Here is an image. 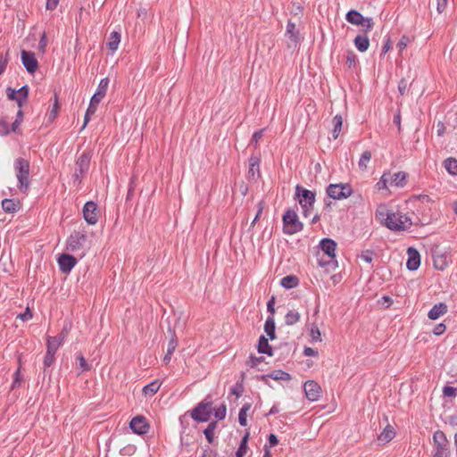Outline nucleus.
I'll return each mask as SVG.
<instances>
[{
    "instance_id": "f257e3e1",
    "label": "nucleus",
    "mask_w": 457,
    "mask_h": 457,
    "mask_svg": "<svg viewBox=\"0 0 457 457\" xmlns=\"http://www.w3.org/2000/svg\"><path fill=\"white\" fill-rule=\"evenodd\" d=\"M376 218L386 228L394 231L406 230L412 225L410 216L399 211H390L386 204H381L377 208Z\"/></svg>"
},
{
    "instance_id": "f03ea898",
    "label": "nucleus",
    "mask_w": 457,
    "mask_h": 457,
    "mask_svg": "<svg viewBox=\"0 0 457 457\" xmlns=\"http://www.w3.org/2000/svg\"><path fill=\"white\" fill-rule=\"evenodd\" d=\"M15 176L19 182V189L26 193L29 187V162L23 158H18L14 162Z\"/></svg>"
},
{
    "instance_id": "7ed1b4c3",
    "label": "nucleus",
    "mask_w": 457,
    "mask_h": 457,
    "mask_svg": "<svg viewBox=\"0 0 457 457\" xmlns=\"http://www.w3.org/2000/svg\"><path fill=\"white\" fill-rule=\"evenodd\" d=\"M345 19L349 23L361 27L362 33L371 31L374 27V21L371 18L363 17L361 12L355 10L349 11L345 15Z\"/></svg>"
},
{
    "instance_id": "20e7f679",
    "label": "nucleus",
    "mask_w": 457,
    "mask_h": 457,
    "mask_svg": "<svg viewBox=\"0 0 457 457\" xmlns=\"http://www.w3.org/2000/svg\"><path fill=\"white\" fill-rule=\"evenodd\" d=\"M296 196L299 198V204L303 208V215L308 217L312 210L315 202V193L300 186L295 187Z\"/></svg>"
},
{
    "instance_id": "39448f33",
    "label": "nucleus",
    "mask_w": 457,
    "mask_h": 457,
    "mask_svg": "<svg viewBox=\"0 0 457 457\" xmlns=\"http://www.w3.org/2000/svg\"><path fill=\"white\" fill-rule=\"evenodd\" d=\"M303 224L295 211L287 210L283 215V231L285 234L293 235L301 231Z\"/></svg>"
},
{
    "instance_id": "423d86ee",
    "label": "nucleus",
    "mask_w": 457,
    "mask_h": 457,
    "mask_svg": "<svg viewBox=\"0 0 457 457\" xmlns=\"http://www.w3.org/2000/svg\"><path fill=\"white\" fill-rule=\"evenodd\" d=\"M87 242V237L85 233L74 232L67 240V250L72 253L81 251V256H84Z\"/></svg>"
},
{
    "instance_id": "0eeeda50",
    "label": "nucleus",
    "mask_w": 457,
    "mask_h": 457,
    "mask_svg": "<svg viewBox=\"0 0 457 457\" xmlns=\"http://www.w3.org/2000/svg\"><path fill=\"white\" fill-rule=\"evenodd\" d=\"M327 194L335 200L346 199L353 194V188L347 183L330 184L327 188Z\"/></svg>"
},
{
    "instance_id": "6e6552de",
    "label": "nucleus",
    "mask_w": 457,
    "mask_h": 457,
    "mask_svg": "<svg viewBox=\"0 0 457 457\" xmlns=\"http://www.w3.org/2000/svg\"><path fill=\"white\" fill-rule=\"evenodd\" d=\"M212 402H201L195 407L191 412V417L197 421H207L212 413Z\"/></svg>"
},
{
    "instance_id": "1a4fd4ad",
    "label": "nucleus",
    "mask_w": 457,
    "mask_h": 457,
    "mask_svg": "<svg viewBox=\"0 0 457 457\" xmlns=\"http://www.w3.org/2000/svg\"><path fill=\"white\" fill-rule=\"evenodd\" d=\"M305 397L311 402H316L321 395L320 386L314 380H307L303 384Z\"/></svg>"
},
{
    "instance_id": "9d476101",
    "label": "nucleus",
    "mask_w": 457,
    "mask_h": 457,
    "mask_svg": "<svg viewBox=\"0 0 457 457\" xmlns=\"http://www.w3.org/2000/svg\"><path fill=\"white\" fill-rule=\"evenodd\" d=\"M6 93L10 100L16 101L18 106L22 107L28 99L29 87L27 86H23L19 90L8 87Z\"/></svg>"
},
{
    "instance_id": "9b49d317",
    "label": "nucleus",
    "mask_w": 457,
    "mask_h": 457,
    "mask_svg": "<svg viewBox=\"0 0 457 457\" xmlns=\"http://www.w3.org/2000/svg\"><path fill=\"white\" fill-rule=\"evenodd\" d=\"M83 217L89 225H96L98 221V210L96 203L87 202L83 207Z\"/></svg>"
},
{
    "instance_id": "f8f14e48",
    "label": "nucleus",
    "mask_w": 457,
    "mask_h": 457,
    "mask_svg": "<svg viewBox=\"0 0 457 457\" xmlns=\"http://www.w3.org/2000/svg\"><path fill=\"white\" fill-rule=\"evenodd\" d=\"M391 187H403L407 183V173L404 171H386Z\"/></svg>"
},
{
    "instance_id": "ddd939ff",
    "label": "nucleus",
    "mask_w": 457,
    "mask_h": 457,
    "mask_svg": "<svg viewBox=\"0 0 457 457\" xmlns=\"http://www.w3.org/2000/svg\"><path fill=\"white\" fill-rule=\"evenodd\" d=\"M21 61L26 70L29 73H34L37 68L38 63L37 59L35 58V54L33 53L22 50L21 51Z\"/></svg>"
},
{
    "instance_id": "4468645a",
    "label": "nucleus",
    "mask_w": 457,
    "mask_h": 457,
    "mask_svg": "<svg viewBox=\"0 0 457 457\" xmlns=\"http://www.w3.org/2000/svg\"><path fill=\"white\" fill-rule=\"evenodd\" d=\"M130 428L138 435H144L147 433L149 426L146 419L143 416H137L130 421Z\"/></svg>"
},
{
    "instance_id": "2eb2a0df",
    "label": "nucleus",
    "mask_w": 457,
    "mask_h": 457,
    "mask_svg": "<svg viewBox=\"0 0 457 457\" xmlns=\"http://www.w3.org/2000/svg\"><path fill=\"white\" fill-rule=\"evenodd\" d=\"M77 259L72 255L62 253L58 258V264L60 266V270L63 273H70L72 268L76 265Z\"/></svg>"
},
{
    "instance_id": "dca6fc26",
    "label": "nucleus",
    "mask_w": 457,
    "mask_h": 457,
    "mask_svg": "<svg viewBox=\"0 0 457 457\" xmlns=\"http://www.w3.org/2000/svg\"><path fill=\"white\" fill-rule=\"evenodd\" d=\"M407 253H408V260L406 262L407 268L410 270H416L420 265V255L419 252L416 249L410 247V248H408Z\"/></svg>"
},
{
    "instance_id": "f3484780",
    "label": "nucleus",
    "mask_w": 457,
    "mask_h": 457,
    "mask_svg": "<svg viewBox=\"0 0 457 457\" xmlns=\"http://www.w3.org/2000/svg\"><path fill=\"white\" fill-rule=\"evenodd\" d=\"M434 266L436 270H444L450 263V258L446 253L436 252L433 255Z\"/></svg>"
},
{
    "instance_id": "a211bd4d",
    "label": "nucleus",
    "mask_w": 457,
    "mask_h": 457,
    "mask_svg": "<svg viewBox=\"0 0 457 457\" xmlns=\"http://www.w3.org/2000/svg\"><path fill=\"white\" fill-rule=\"evenodd\" d=\"M103 99L96 96H93L91 100H90V104H89V106L86 112V114H85V118H84V124H83V127L82 129H84L87 122L89 121L90 118L92 115L95 114V112H96L97 110V105L98 104L102 101Z\"/></svg>"
},
{
    "instance_id": "6ab92c4d",
    "label": "nucleus",
    "mask_w": 457,
    "mask_h": 457,
    "mask_svg": "<svg viewBox=\"0 0 457 457\" xmlns=\"http://www.w3.org/2000/svg\"><path fill=\"white\" fill-rule=\"evenodd\" d=\"M90 157L87 154L83 153L76 162V176H79L78 171L80 174L86 172L89 168Z\"/></svg>"
},
{
    "instance_id": "aec40b11",
    "label": "nucleus",
    "mask_w": 457,
    "mask_h": 457,
    "mask_svg": "<svg viewBox=\"0 0 457 457\" xmlns=\"http://www.w3.org/2000/svg\"><path fill=\"white\" fill-rule=\"evenodd\" d=\"M321 250L330 258L336 257L337 244L328 238L323 239L320 242Z\"/></svg>"
},
{
    "instance_id": "412c9836",
    "label": "nucleus",
    "mask_w": 457,
    "mask_h": 457,
    "mask_svg": "<svg viewBox=\"0 0 457 457\" xmlns=\"http://www.w3.org/2000/svg\"><path fill=\"white\" fill-rule=\"evenodd\" d=\"M355 47L360 52H365L368 50L370 46L369 37L366 36V33L357 35L353 40Z\"/></svg>"
},
{
    "instance_id": "4be33fe9",
    "label": "nucleus",
    "mask_w": 457,
    "mask_h": 457,
    "mask_svg": "<svg viewBox=\"0 0 457 457\" xmlns=\"http://www.w3.org/2000/svg\"><path fill=\"white\" fill-rule=\"evenodd\" d=\"M395 436V431L394 428L387 425L384 430L378 435V440L382 444L386 445L389 443Z\"/></svg>"
},
{
    "instance_id": "5701e85b",
    "label": "nucleus",
    "mask_w": 457,
    "mask_h": 457,
    "mask_svg": "<svg viewBox=\"0 0 457 457\" xmlns=\"http://www.w3.org/2000/svg\"><path fill=\"white\" fill-rule=\"evenodd\" d=\"M447 312V306L440 303L433 306V308L428 312V318L430 320H437L442 315H444Z\"/></svg>"
},
{
    "instance_id": "b1692460",
    "label": "nucleus",
    "mask_w": 457,
    "mask_h": 457,
    "mask_svg": "<svg viewBox=\"0 0 457 457\" xmlns=\"http://www.w3.org/2000/svg\"><path fill=\"white\" fill-rule=\"evenodd\" d=\"M161 385L162 382H160L158 379H155L149 383L148 385L145 386L142 389V393L146 397H152L158 392V390L161 387Z\"/></svg>"
},
{
    "instance_id": "393cba45",
    "label": "nucleus",
    "mask_w": 457,
    "mask_h": 457,
    "mask_svg": "<svg viewBox=\"0 0 457 457\" xmlns=\"http://www.w3.org/2000/svg\"><path fill=\"white\" fill-rule=\"evenodd\" d=\"M270 378H272L273 380H286V381H289L291 380V375L286 371H283V370H274L265 376L262 377V380L263 381H266V379Z\"/></svg>"
},
{
    "instance_id": "a878e982",
    "label": "nucleus",
    "mask_w": 457,
    "mask_h": 457,
    "mask_svg": "<svg viewBox=\"0 0 457 457\" xmlns=\"http://www.w3.org/2000/svg\"><path fill=\"white\" fill-rule=\"evenodd\" d=\"M2 208L7 213H13L20 208V202L15 199H4L2 201Z\"/></svg>"
},
{
    "instance_id": "bb28decb",
    "label": "nucleus",
    "mask_w": 457,
    "mask_h": 457,
    "mask_svg": "<svg viewBox=\"0 0 457 457\" xmlns=\"http://www.w3.org/2000/svg\"><path fill=\"white\" fill-rule=\"evenodd\" d=\"M52 100H53L52 109L46 114L47 121L49 123H52L56 119L59 110H60L59 99H58L57 94H54Z\"/></svg>"
},
{
    "instance_id": "cd10ccee",
    "label": "nucleus",
    "mask_w": 457,
    "mask_h": 457,
    "mask_svg": "<svg viewBox=\"0 0 457 457\" xmlns=\"http://www.w3.org/2000/svg\"><path fill=\"white\" fill-rule=\"evenodd\" d=\"M120 42V34L117 31H112L110 34L109 39H108V48L112 52H116L118 50L119 45Z\"/></svg>"
},
{
    "instance_id": "c85d7f7f",
    "label": "nucleus",
    "mask_w": 457,
    "mask_h": 457,
    "mask_svg": "<svg viewBox=\"0 0 457 457\" xmlns=\"http://www.w3.org/2000/svg\"><path fill=\"white\" fill-rule=\"evenodd\" d=\"M371 157H372L371 152L369 150H366L361 154L360 160L358 162V167H359L360 170H361V171L367 170L368 165L371 160Z\"/></svg>"
},
{
    "instance_id": "c756f323",
    "label": "nucleus",
    "mask_w": 457,
    "mask_h": 457,
    "mask_svg": "<svg viewBox=\"0 0 457 457\" xmlns=\"http://www.w3.org/2000/svg\"><path fill=\"white\" fill-rule=\"evenodd\" d=\"M62 345V339H57L55 337H48L46 340V351L55 353Z\"/></svg>"
},
{
    "instance_id": "7c9ffc66",
    "label": "nucleus",
    "mask_w": 457,
    "mask_h": 457,
    "mask_svg": "<svg viewBox=\"0 0 457 457\" xmlns=\"http://www.w3.org/2000/svg\"><path fill=\"white\" fill-rule=\"evenodd\" d=\"M286 35L289 37L291 42L295 45L298 42V31L296 30L295 24L291 22L290 21L287 25Z\"/></svg>"
},
{
    "instance_id": "2f4dec72",
    "label": "nucleus",
    "mask_w": 457,
    "mask_h": 457,
    "mask_svg": "<svg viewBox=\"0 0 457 457\" xmlns=\"http://www.w3.org/2000/svg\"><path fill=\"white\" fill-rule=\"evenodd\" d=\"M333 130H332V136L334 139H337L341 132L342 126H343V118L341 115H336L333 120Z\"/></svg>"
},
{
    "instance_id": "473e14b6",
    "label": "nucleus",
    "mask_w": 457,
    "mask_h": 457,
    "mask_svg": "<svg viewBox=\"0 0 457 457\" xmlns=\"http://www.w3.org/2000/svg\"><path fill=\"white\" fill-rule=\"evenodd\" d=\"M280 284L283 287L290 289V288L296 287L299 284V280L295 276L290 275V276L284 277L281 279Z\"/></svg>"
},
{
    "instance_id": "72a5a7b5",
    "label": "nucleus",
    "mask_w": 457,
    "mask_h": 457,
    "mask_svg": "<svg viewBox=\"0 0 457 457\" xmlns=\"http://www.w3.org/2000/svg\"><path fill=\"white\" fill-rule=\"evenodd\" d=\"M258 351L268 355H272V349L264 336H262L259 339Z\"/></svg>"
},
{
    "instance_id": "f704fd0d",
    "label": "nucleus",
    "mask_w": 457,
    "mask_h": 457,
    "mask_svg": "<svg viewBox=\"0 0 457 457\" xmlns=\"http://www.w3.org/2000/svg\"><path fill=\"white\" fill-rule=\"evenodd\" d=\"M108 85L109 79L107 78L102 79L94 96L103 99L106 94Z\"/></svg>"
},
{
    "instance_id": "c9c22d12",
    "label": "nucleus",
    "mask_w": 457,
    "mask_h": 457,
    "mask_svg": "<svg viewBox=\"0 0 457 457\" xmlns=\"http://www.w3.org/2000/svg\"><path fill=\"white\" fill-rule=\"evenodd\" d=\"M300 320V314L295 310H290L285 316V322L287 325H294Z\"/></svg>"
},
{
    "instance_id": "e433bc0d",
    "label": "nucleus",
    "mask_w": 457,
    "mask_h": 457,
    "mask_svg": "<svg viewBox=\"0 0 457 457\" xmlns=\"http://www.w3.org/2000/svg\"><path fill=\"white\" fill-rule=\"evenodd\" d=\"M23 121V112L21 107H19V110L17 112L16 119L12 123V130L14 133H21L20 126Z\"/></svg>"
},
{
    "instance_id": "4c0bfd02",
    "label": "nucleus",
    "mask_w": 457,
    "mask_h": 457,
    "mask_svg": "<svg viewBox=\"0 0 457 457\" xmlns=\"http://www.w3.org/2000/svg\"><path fill=\"white\" fill-rule=\"evenodd\" d=\"M445 170L451 175H457V160L454 158H448L444 162Z\"/></svg>"
},
{
    "instance_id": "58836bf2",
    "label": "nucleus",
    "mask_w": 457,
    "mask_h": 457,
    "mask_svg": "<svg viewBox=\"0 0 457 457\" xmlns=\"http://www.w3.org/2000/svg\"><path fill=\"white\" fill-rule=\"evenodd\" d=\"M250 409H251V404L246 403L241 408V410L239 411L238 421H239L240 425L243 427H245L247 425V412L249 411Z\"/></svg>"
},
{
    "instance_id": "ea45409f",
    "label": "nucleus",
    "mask_w": 457,
    "mask_h": 457,
    "mask_svg": "<svg viewBox=\"0 0 457 457\" xmlns=\"http://www.w3.org/2000/svg\"><path fill=\"white\" fill-rule=\"evenodd\" d=\"M265 332L270 339L275 338V322L272 318H268L264 326Z\"/></svg>"
},
{
    "instance_id": "a19ab883",
    "label": "nucleus",
    "mask_w": 457,
    "mask_h": 457,
    "mask_svg": "<svg viewBox=\"0 0 457 457\" xmlns=\"http://www.w3.org/2000/svg\"><path fill=\"white\" fill-rule=\"evenodd\" d=\"M387 174H386V171L384 172L382 174V176L380 177L379 180L376 183V188L378 190V191H381V190H388V188L390 187V185H389V180H388V178H387Z\"/></svg>"
},
{
    "instance_id": "79ce46f5",
    "label": "nucleus",
    "mask_w": 457,
    "mask_h": 457,
    "mask_svg": "<svg viewBox=\"0 0 457 457\" xmlns=\"http://www.w3.org/2000/svg\"><path fill=\"white\" fill-rule=\"evenodd\" d=\"M12 130V124L10 125L6 117H2L0 119V136H7L9 135Z\"/></svg>"
},
{
    "instance_id": "37998d69",
    "label": "nucleus",
    "mask_w": 457,
    "mask_h": 457,
    "mask_svg": "<svg viewBox=\"0 0 457 457\" xmlns=\"http://www.w3.org/2000/svg\"><path fill=\"white\" fill-rule=\"evenodd\" d=\"M217 428V422H211L204 430V436L209 443H212L214 439V431Z\"/></svg>"
},
{
    "instance_id": "c03bdc74",
    "label": "nucleus",
    "mask_w": 457,
    "mask_h": 457,
    "mask_svg": "<svg viewBox=\"0 0 457 457\" xmlns=\"http://www.w3.org/2000/svg\"><path fill=\"white\" fill-rule=\"evenodd\" d=\"M21 363V361H19ZM23 382V377L21 372V365L13 374V381L11 386V389L13 390L16 387H20Z\"/></svg>"
},
{
    "instance_id": "a18cd8bd",
    "label": "nucleus",
    "mask_w": 457,
    "mask_h": 457,
    "mask_svg": "<svg viewBox=\"0 0 457 457\" xmlns=\"http://www.w3.org/2000/svg\"><path fill=\"white\" fill-rule=\"evenodd\" d=\"M177 347V343L175 340H170L169 345H168V349H167V353L163 358V362L167 365L170 360H171V355L173 354L175 349Z\"/></svg>"
},
{
    "instance_id": "49530a36",
    "label": "nucleus",
    "mask_w": 457,
    "mask_h": 457,
    "mask_svg": "<svg viewBox=\"0 0 457 457\" xmlns=\"http://www.w3.org/2000/svg\"><path fill=\"white\" fill-rule=\"evenodd\" d=\"M433 440L435 442V444L437 445V447L439 448H443L442 445L445 444V442L446 441V437H445V435L443 431L441 430H436L435 433H434V436H433Z\"/></svg>"
},
{
    "instance_id": "de8ad7c7",
    "label": "nucleus",
    "mask_w": 457,
    "mask_h": 457,
    "mask_svg": "<svg viewBox=\"0 0 457 457\" xmlns=\"http://www.w3.org/2000/svg\"><path fill=\"white\" fill-rule=\"evenodd\" d=\"M248 436L249 435L246 434L244 438L242 439V442L240 444V446L239 448L237 449V453H236V456L237 457H244L246 453V450H247V440H248Z\"/></svg>"
},
{
    "instance_id": "09e8293b",
    "label": "nucleus",
    "mask_w": 457,
    "mask_h": 457,
    "mask_svg": "<svg viewBox=\"0 0 457 457\" xmlns=\"http://www.w3.org/2000/svg\"><path fill=\"white\" fill-rule=\"evenodd\" d=\"M310 336L313 341L320 342L321 341V333L320 328L316 325H312L310 329Z\"/></svg>"
},
{
    "instance_id": "8fccbe9b",
    "label": "nucleus",
    "mask_w": 457,
    "mask_h": 457,
    "mask_svg": "<svg viewBox=\"0 0 457 457\" xmlns=\"http://www.w3.org/2000/svg\"><path fill=\"white\" fill-rule=\"evenodd\" d=\"M226 413H227V407L225 404H221L220 407H218L215 410L214 415H215V418L221 420L225 419Z\"/></svg>"
},
{
    "instance_id": "3c124183",
    "label": "nucleus",
    "mask_w": 457,
    "mask_h": 457,
    "mask_svg": "<svg viewBox=\"0 0 457 457\" xmlns=\"http://www.w3.org/2000/svg\"><path fill=\"white\" fill-rule=\"evenodd\" d=\"M410 41L411 40H410L409 37H407L405 35H403L400 38V40L398 41L397 46H396L400 53H402L406 48V46H408Z\"/></svg>"
},
{
    "instance_id": "603ef678",
    "label": "nucleus",
    "mask_w": 457,
    "mask_h": 457,
    "mask_svg": "<svg viewBox=\"0 0 457 457\" xmlns=\"http://www.w3.org/2000/svg\"><path fill=\"white\" fill-rule=\"evenodd\" d=\"M263 131H264V129H260V130L254 132L252 137L251 145H253L255 148L258 146L259 141L263 137Z\"/></svg>"
},
{
    "instance_id": "864d4df0",
    "label": "nucleus",
    "mask_w": 457,
    "mask_h": 457,
    "mask_svg": "<svg viewBox=\"0 0 457 457\" xmlns=\"http://www.w3.org/2000/svg\"><path fill=\"white\" fill-rule=\"evenodd\" d=\"M9 62V54L6 53L4 55L0 54V76L5 71Z\"/></svg>"
},
{
    "instance_id": "5fc2aeb1",
    "label": "nucleus",
    "mask_w": 457,
    "mask_h": 457,
    "mask_svg": "<svg viewBox=\"0 0 457 457\" xmlns=\"http://www.w3.org/2000/svg\"><path fill=\"white\" fill-rule=\"evenodd\" d=\"M359 257L362 262L370 263L373 260V253L370 250H366L363 251Z\"/></svg>"
},
{
    "instance_id": "6e6d98bb",
    "label": "nucleus",
    "mask_w": 457,
    "mask_h": 457,
    "mask_svg": "<svg viewBox=\"0 0 457 457\" xmlns=\"http://www.w3.org/2000/svg\"><path fill=\"white\" fill-rule=\"evenodd\" d=\"M77 360L79 361L78 365L82 372L90 370V367H89L88 363L87 362L86 359L84 358V356L79 355L77 357Z\"/></svg>"
},
{
    "instance_id": "4d7b16f0",
    "label": "nucleus",
    "mask_w": 457,
    "mask_h": 457,
    "mask_svg": "<svg viewBox=\"0 0 457 457\" xmlns=\"http://www.w3.org/2000/svg\"><path fill=\"white\" fill-rule=\"evenodd\" d=\"M409 88V84L406 79H402L398 83V91L401 96H403L406 94Z\"/></svg>"
},
{
    "instance_id": "13d9d810",
    "label": "nucleus",
    "mask_w": 457,
    "mask_h": 457,
    "mask_svg": "<svg viewBox=\"0 0 457 457\" xmlns=\"http://www.w3.org/2000/svg\"><path fill=\"white\" fill-rule=\"evenodd\" d=\"M443 394L447 397H455L457 395V389L455 387L446 386L443 388Z\"/></svg>"
},
{
    "instance_id": "bf43d9fd",
    "label": "nucleus",
    "mask_w": 457,
    "mask_h": 457,
    "mask_svg": "<svg viewBox=\"0 0 457 457\" xmlns=\"http://www.w3.org/2000/svg\"><path fill=\"white\" fill-rule=\"evenodd\" d=\"M54 354L53 353L47 352L46 353L45 358H44V365L45 367H50L54 361Z\"/></svg>"
},
{
    "instance_id": "052dcab7",
    "label": "nucleus",
    "mask_w": 457,
    "mask_h": 457,
    "mask_svg": "<svg viewBox=\"0 0 457 457\" xmlns=\"http://www.w3.org/2000/svg\"><path fill=\"white\" fill-rule=\"evenodd\" d=\"M448 0H436V10L439 13L445 11Z\"/></svg>"
},
{
    "instance_id": "680f3d73",
    "label": "nucleus",
    "mask_w": 457,
    "mask_h": 457,
    "mask_svg": "<svg viewBox=\"0 0 457 457\" xmlns=\"http://www.w3.org/2000/svg\"><path fill=\"white\" fill-rule=\"evenodd\" d=\"M46 46H47V38H46V33H43V35L39 40L38 47L42 53H45Z\"/></svg>"
},
{
    "instance_id": "e2e57ef3",
    "label": "nucleus",
    "mask_w": 457,
    "mask_h": 457,
    "mask_svg": "<svg viewBox=\"0 0 457 457\" xmlns=\"http://www.w3.org/2000/svg\"><path fill=\"white\" fill-rule=\"evenodd\" d=\"M18 318L21 319L22 321H28L32 319V313L30 310L27 308L23 313L18 315Z\"/></svg>"
},
{
    "instance_id": "0e129e2a",
    "label": "nucleus",
    "mask_w": 457,
    "mask_h": 457,
    "mask_svg": "<svg viewBox=\"0 0 457 457\" xmlns=\"http://www.w3.org/2000/svg\"><path fill=\"white\" fill-rule=\"evenodd\" d=\"M445 329H446L445 325V324H443V323H440V324H437V325L434 328V329H433V333H434L436 336H440V335H442V334H444V333H445Z\"/></svg>"
},
{
    "instance_id": "69168bd1",
    "label": "nucleus",
    "mask_w": 457,
    "mask_h": 457,
    "mask_svg": "<svg viewBox=\"0 0 457 457\" xmlns=\"http://www.w3.org/2000/svg\"><path fill=\"white\" fill-rule=\"evenodd\" d=\"M59 0H46V7L47 10L53 11L58 5Z\"/></svg>"
},
{
    "instance_id": "338daca9",
    "label": "nucleus",
    "mask_w": 457,
    "mask_h": 457,
    "mask_svg": "<svg viewBox=\"0 0 457 457\" xmlns=\"http://www.w3.org/2000/svg\"><path fill=\"white\" fill-rule=\"evenodd\" d=\"M69 328L67 327H64L62 331L60 332V334L58 336H56L55 337L57 339H62V343L63 344L65 338L67 337L68 334H69Z\"/></svg>"
},
{
    "instance_id": "774afa93",
    "label": "nucleus",
    "mask_w": 457,
    "mask_h": 457,
    "mask_svg": "<svg viewBox=\"0 0 457 457\" xmlns=\"http://www.w3.org/2000/svg\"><path fill=\"white\" fill-rule=\"evenodd\" d=\"M303 353L305 356H317L318 355V352L312 347H305L303 350Z\"/></svg>"
}]
</instances>
